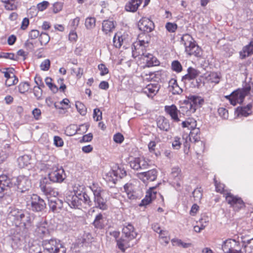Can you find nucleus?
<instances>
[{"instance_id":"obj_1","label":"nucleus","mask_w":253,"mask_h":253,"mask_svg":"<svg viewBox=\"0 0 253 253\" xmlns=\"http://www.w3.org/2000/svg\"><path fill=\"white\" fill-rule=\"evenodd\" d=\"M181 42L185 47V52L190 55L200 57L202 55L201 48L197 45L192 37L189 34L183 35Z\"/></svg>"},{"instance_id":"obj_2","label":"nucleus","mask_w":253,"mask_h":253,"mask_svg":"<svg viewBox=\"0 0 253 253\" xmlns=\"http://www.w3.org/2000/svg\"><path fill=\"white\" fill-rule=\"evenodd\" d=\"M251 89V85L247 84L243 88L234 91L226 97L229 99L230 103L235 106L237 103L241 104L243 102L245 96L249 94Z\"/></svg>"},{"instance_id":"obj_3","label":"nucleus","mask_w":253,"mask_h":253,"mask_svg":"<svg viewBox=\"0 0 253 253\" xmlns=\"http://www.w3.org/2000/svg\"><path fill=\"white\" fill-rule=\"evenodd\" d=\"M77 189L78 187L75 186L73 187V191L66 194V202L71 208L81 209L82 207L83 200L77 194V192H79Z\"/></svg>"},{"instance_id":"obj_4","label":"nucleus","mask_w":253,"mask_h":253,"mask_svg":"<svg viewBox=\"0 0 253 253\" xmlns=\"http://www.w3.org/2000/svg\"><path fill=\"white\" fill-rule=\"evenodd\" d=\"M40 187L42 192L47 199L48 203L50 200L56 198V196L58 195V192L51 187L48 179L46 177H44L41 180Z\"/></svg>"},{"instance_id":"obj_5","label":"nucleus","mask_w":253,"mask_h":253,"mask_svg":"<svg viewBox=\"0 0 253 253\" xmlns=\"http://www.w3.org/2000/svg\"><path fill=\"white\" fill-rule=\"evenodd\" d=\"M148 46V42L143 40H139L134 42L132 47V54L134 58L140 56L142 58L146 53V48Z\"/></svg>"},{"instance_id":"obj_6","label":"nucleus","mask_w":253,"mask_h":253,"mask_svg":"<svg viewBox=\"0 0 253 253\" xmlns=\"http://www.w3.org/2000/svg\"><path fill=\"white\" fill-rule=\"evenodd\" d=\"M91 189L94 195V201L96 207L102 210H107L108 208L107 201L101 196L102 192L101 188L93 185Z\"/></svg>"},{"instance_id":"obj_7","label":"nucleus","mask_w":253,"mask_h":253,"mask_svg":"<svg viewBox=\"0 0 253 253\" xmlns=\"http://www.w3.org/2000/svg\"><path fill=\"white\" fill-rule=\"evenodd\" d=\"M27 206L33 211H41L45 208L46 204L38 195L33 194L27 202Z\"/></svg>"},{"instance_id":"obj_8","label":"nucleus","mask_w":253,"mask_h":253,"mask_svg":"<svg viewBox=\"0 0 253 253\" xmlns=\"http://www.w3.org/2000/svg\"><path fill=\"white\" fill-rule=\"evenodd\" d=\"M42 246L49 253H59L60 248L63 247L60 242H57L56 240L52 239H43L42 241Z\"/></svg>"},{"instance_id":"obj_9","label":"nucleus","mask_w":253,"mask_h":253,"mask_svg":"<svg viewBox=\"0 0 253 253\" xmlns=\"http://www.w3.org/2000/svg\"><path fill=\"white\" fill-rule=\"evenodd\" d=\"M225 197L227 203L230 205L235 210H239L245 206L244 203L241 198L235 196L230 193L226 192Z\"/></svg>"},{"instance_id":"obj_10","label":"nucleus","mask_w":253,"mask_h":253,"mask_svg":"<svg viewBox=\"0 0 253 253\" xmlns=\"http://www.w3.org/2000/svg\"><path fill=\"white\" fill-rule=\"evenodd\" d=\"M130 167L133 169L139 170L148 168L149 164L143 157H135L129 162Z\"/></svg>"},{"instance_id":"obj_11","label":"nucleus","mask_w":253,"mask_h":253,"mask_svg":"<svg viewBox=\"0 0 253 253\" xmlns=\"http://www.w3.org/2000/svg\"><path fill=\"white\" fill-rule=\"evenodd\" d=\"M239 243L235 240L228 239L222 244V250L225 253H234L239 249Z\"/></svg>"},{"instance_id":"obj_12","label":"nucleus","mask_w":253,"mask_h":253,"mask_svg":"<svg viewBox=\"0 0 253 253\" xmlns=\"http://www.w3.org/2000/svg\"><path fill=\"white\" fill-rule=\"evenodd\" d=\"M200 139V130L198 128L191 130L188 135L186 134L182 136V139L184 140L183 145L185 147H187L189 145L190 141L193 142H198Z\"/></svg>"},{"instance_id":"obj_13","label":"nucleus","mask_w":253,"mask_h":253,"mask_svg":"<svg viewBox=\"0 0 253 253\" xmlns=\"http://www.w3.org/2000/svg\"><path fill=\"white\" fill-rule=\"evenodd\" d=\"M35 233L41 238H48L49 232L47 228V223L45 221H41L36 225Z\"/></svg>"},{"instance_id":"obj_14","label":"nucleus","mask_w":253,"mask_h":253,"mask_svg":"<svg viewBox=\"0 0 253 253\" xmlns=\"http://www.w3.org/2000/svg\"><path fill=\"white\" fill-rule=\"evenodd\" d=\"M137 177L143 182L153 181L157 177V171L155 169H152L147 171L137 173Z\"/></svg>"},{"instance_id":"obj_15","label":"nucleus","mask_w":253,"mask_h":253,"mask_svg":"<svg viewBox=\"0 0 253 253\" xmlns=\"http://www.w3.org/2000/svg\"><path fill=\"white\" fill-rule=\"evenodd\" d=\"M88 129L87 126L86 125H81L79 127L75 125H71L67 126L65 130L66 135L72 136L77 133L81 134L87 131Z\"/></svg>"},{"instance_id":"obj_16","label":"nucleus","mask_w":253,"mask_h":253,"mask_svg":"<svg viewBox=\"0 0 253 253\" xmlns=\"http://www.w3.org/2000/svg\"><path fill=\"white\" fill-rule=\"evenodd\" d=\"M138 27L140 31L144 32H151L154 29L153 22L146 17L142 18L138 23Z\"/></svg>"},{"instance_id":"obj_17","label":"nucleus","mask_w":253,"mask_h":253,"mask_svg":"<svg viewBox=\"0 0 253 253\" xmlns=\"http://www.w3.org/2000/svg\"><path fill=\"white\" fill-rule=\"evenodd\" d=\"M122 234L123 236H125V238L131 240L135 238L137 235L134 226L129 223H126L124 225L122 229Z\"/></svg>"},{"instance_id":"obj_18","label":"nucleus","mask_w":253,"mask_h":253,"mask_svg":"<svg viewBox=\"0 0 253 253\" xmlns=\"http://www.w3.org/2000/svg\"><path fill=\"white\" fill-rule=\"evenodd\" d=\"M126 175V171L124 169H118L117 170H111L106 175V179L110 181L115 182L118 177L123 178Z\"/></svg>"},{"instance_id":"obj_19","label":"nucleus","mask_w":253,"mask_h":253,"mask_svg":"<svg viewBox=\"0 0 253 253\" xmlns=\"http://www.w3.org/2000/svg\"><path fill=\"white\" fill-rule=\"evenodd\" d=\"M18 188L22 192L29 190L31 187V181L28 178L25 176L20 175L17 178V183Z\"/></svg>"},{"instance_id":"obj_20","label":"nucleus","mask_w":253,"mask_h":253,"mask_svg":"<svg viewBox=\"0 0 253 253\" xmlns=\"http://www.w3.org/2000/svg\"><path fill=\"white\" fill-rule=\"evenodd\" d=\"M165 111L169 115L171 119L174 122H179L180 120L178 117L179 111L175 105H166L165 106Z\"/></svg>"},{"instance_id":"obj_21","label":"nucleus","mask_w":253,"mask_h":253,"mask_svg":"<svg viewBox=\"0 0 253 253\" xmlns=\"http://www.w3.org/2000/svg\"><path fill=\"white\" fill-rule=\"evenodd\" d=\"M160 86L158 84H150L142 89V92L149 97H153L158 92Z\"/></svg>"},{"instance_id":"obj_22","label":"nucleus","mask_w":253,"mask_h":253,"mask_svg":"<svg viewBox=\"0 0 253 253\" xmlns=\"http://www.w3.org/2000/svg\"><path fill=\"white\" fill-rule=\"evenodd\" d=\"M34 219L35 218L32 214L27 211H23L18 224H22L25 227H26L31 226Z\"/></svg>"},{"instance_id":"obj_23","label":"nucleus","mask_w":253,"mask_h":253,"mask_svg":"<svg viewBox=\"0 0 253 253\" xmlns=\"http://www.w3.org/2000/svg\"><path fill=\"white\" fill-rule=\"evenodd\" d=\"M155 187L150 188L149 190L147 192L145 197L141 201V202L139 205L140 206L147 205L156 198L157 192L155 191Z\"/></svg>"},{"instance_id":"obj_24","label":"nucleus","mask_w":253,"mask_h":253,"mask_svg":"<svg viewBox=\"0 0 253 253\" xmlns=\"http://www.w3.org/2000/svg\"><path fill=\"white\" fill-rule=\"evenodd\" d=\"M180 109L182 113L187 116H191L192 114L196 111V108H194V106H192L191 103L188 102L187 100L183 101L180 106Z\"/></svg>"},{"instance_id":"obj_25","label":"nucleus","mask_w":253,"mask_h":253,"mask_svg":"<svg viewBox=\"0 0 253 253\" xmlns=\"http://www.w3.org/2000/svg\"><path fill=\"white\" fill-rule=\"evenodd\" d=\"M146 62V66L148 67L157 66L160 62L156 57L150 53H146L142 58Z\"/></svg>"},{"instance_id":"obj_26","label":"nucleus","mask_w":253,"mask_h":253,"mask_svg":"<svg viewBox=\"0 0 253 253\" xmlns=\"http://www.w3.org/2000/svg\"><path fill=\"white\" fill-rule=\"evenodd\" d=\"M141 2V0H129L125 5V9L127 11L134 12L138 9Z\"/></svg>"},{"instance_id":"obj_27","label":"nucleus","mask_w":253,"mask_h":253,"mask_svg":"<svg viewBox=\"0 0 253 253\" xmlns=\"http://www.w3.org/2000/svg\"><path fill=\"white\" fill-rule=\"evenodd\" d=\"M50 208L54 212H59L62 209L63 206V203L62 200H59L57 198H54V199L49 200L48 203Z\"/></svg>"},{"instance_id":"obj_28","label":"nucleus","mask_w":253,"mask_h":253,"mask_svg":"<svg viewBox=\"0 0 253 253\" xmlns=\"http://www.w3.org/2000/svg\"><path fill=\"white\" fill-rule=\"evenodd\" d=\"M115 28V24L114 21L110 20H104L102 24V30L105 34H109L112 33Z\"/></svg>"},{"instance_id":"obj_29","label":"nucleus","mask_w":253,"mask_h":253,"mask_svg":"<svg viewBox=\"0 0 253 253\" xmlns=\"http://www.w3.org/2000/svg\"><path fill=\"white\" fill-rule=\"evenodd\" d=\"M23 211L17 209H12L8 213V218L13 220L15 224L17 225L20 217H21Z\"/></svg>"},{"instance_id":"obj_30","label":"nucleus","mask_w":253,"mask_h":253,"mask_svg":"<svg viewBox=\"0 0 253 253\" xmlns=\"http://www.w3.org/2000/svg\"><path fill=\"white\" fill-rule=\"evenodd\" d=\"M169 88L173 94H180L182 92V89L178 85L177 81L171 79L169 83Z\"/></svg>"},{"instance_id":"obj_31","label":"nucleus","mask_w":253,"mask_h":253,"mask_svg":"<svg viewBox=\"0 0 253 253\" xmlns=\"http://www.w3.org/2000/svg\"><path fill=\"white\" fill-rule=\"evenodd\" d=\"M63 172V169L62 170V172L60 173V170H55L52 171L48 174L49 181H51L54 182H62L63 181L62 177V173Z\"/></svg>"},{"instance_id":"obj_32","label":"nucleus","mask_w":253,"mask_h":253,"mask_svg":"<svg viewBox=\"0 0 253 253\" xmlns=\"http://www.w3.org/2000/svg\"><path fill=\"white\" fill-rule=\"evenodd\" d=\"M158 127L162 130L168 131L169 129V120L163 116H159L157 119Z\"/></svg>"},{"instance_id":"obj_33","label":"nucleus","mask_w":253,"mask_h":253,"mask_svg":"<svg viewBox=\"0 0 253 253\" xmlns=\"http://www.w3.org/2000/svg\"><path fill=\"white\" fill-rule=\"evenodd\" d=\"M252 105L248 104L247 106L244 107H238L236 110V113L238 116H241L244 117H247L252 113Z\"/></svg>"},{"instance_id":"obj_34","label":"nucleus","mask_w":253,"mask_h":253,"mask_svg":"<svg viewBox=\"0 0 253 253\" xmlns=\"http://www.w3.org/2000/svg\"><path fill=\"white\" fill-rule=\"evenodd\" d=\"M125 192L126 193L128 198L130 200L135 199L137 196L134 191L133 186L131 183H126L124 186Z\"/></svg>"},{"instance_id":"obj_35","label":"nucleus","mask_w":253,"mask_h":253,"mask_svg":"<svg viewBox=\"0 0 253 253\" xmlns=\"http://www.w3.org/2000/svg\"><path fill=\"white\" fill-rule=\"evenodd\" d=\"M188 73L185 76H183L182 81H185L186 80H191L196 78L199 74L200 72L197 70L189 67L188 69Z\"/></svg>"},{"instance_id":"obj_36","label":"nucleus","mask_w":253,"mask_h":253,"mask_svg":"<svg viewBox=\"0 0 253 253\" xmlns=\"http://www.w3.org/2000/svg\"><path fill=\"white\" fill-rule=\"evenodd\" d=\"M131 240H132L128 239L127 238H125V236H123L121 239L117 240V245L118 248L123 252H125L126 249L130 246L129 242Z\"/></svg>"},{"instance_id":"obj_37","label":"nucleus","mask_w":253,"mask_h":253,"mask_svg":"<svg viewBox=\"0 0 253 253\" xmlns=\"http://www.w3.org/2000/svg\"><path fill=\"white\" fill-rule=\"evenodd\" d=\"M12 183L10 179L6 175H0V188H2L4 191L8 187L11 186Z\"/></svg>"},{"instance_id":"obj_38","label":"nucleus","mask_w":253,"mask_h":253,"mask_svg":"<svg viewBox=\"0 0 253 253\" xmlns=\"http://www.w3.org/2000/svg\"><path fill=\"white\" fill-rule=\"evenodd\" d=\"M126 41L125 35L116 34L113 38V44L116 48H120Z\"/></svg>"},{"instance_id":"obj_39","label":"nucleus","mask_w":253,"mask_h":253,"mask_svg":"<svg viewBox=\"0 0 253 253\" xmlns=\"http://www.w3.org/2000/svg\"><path fill=\"white\" fill-rule=\"evenodd\" d=\"M253 54V42L252 41L250 43L244 46L242 51L240 52V55L242 58L249 56Z\"/></svg>"},{"instance_id":"obj_40","label":"nucleus","mask_w":253,"mask_h":253,"mask_svg":"<svg viewBox=\"0 0 253 253\" xmlns=\"http://www.w3.org/2000/svg\"><path fill=\"white\" fill-rule=\"evenodd\" d=\"M31 158L29 156L25 155L19 157L17 159L18 166L20 168H24L30 164Z\"/></svg>"},{"instance_id":"obj_41","label":"nucleus","mask_w":253,"mask_h":253,"mask_svg":"<svg viewBox=\"0 0 253 253\" xmlns=\"http://www.w3.org/2000/svg\"><path fill=\"white\" fill-rule=\"evenodd\" d=\"M187 100L188 102L191 103L192 106H194L196 110L197 109V105L202 104L204 102L203 99L201 97L194 95L189 96Z\"/></svg>"},{"instance_id":"obj_42","label":"nucleus","mask_w":253,"mask_h":253,"mask_svg":"<svg viewBox=\"0 0 253 253\" xmlns=\"http://www.w3.org/2000/svg\"><path fill=\"white\" fill-rule=\"evenodd\" d=\"M170 178L173 180L177 181L178 180H182V174L181 173V169L178 167H174L172 168L170 175Z\"/></svg>"},{"instance_id":"obj_43","label":"nucleus","mask_w":253,"mask_h":253,"mask_svg":"<svg viewBox=\"0 0 253 253\" xmlns=\"http://www.w3.org/2000/svg\"><path fill=\"white\" fill-rule=\"evenodd\" d=\"M206 79L209 83L217 84L219 82L220 77L217 73L212 72L206 77Z\"/></svg>"},{"instance_id":"obj_44","label":"nucleus","mask_w":253,"mask_h":253,"mask_svg":"<svg viewBox=\"0 0 253 253\" xmlns=\"http://www.w3.org/2000/svg\"><path fill=\"white\" fill-rule=\"evenodd\" d=\"M196 121L193 119H188L182 123L183 127H187L189 129L193 130L196 128Z\"/></svg>"},{"instance_id":"obj_45","label":"nucleus","mask_w":253,"mask_h":253,"mask_svg":"<svg viewBox=\"0 0 253 253\" xmlns=\"http://www.w3.org/2000/svg\"><path fill=\"white\" fill-rule=\"evenodd\" d=\"M93 224L95 228L101 229L104 226V220L103 215L99 213L97 214L93 222Z\"/></svg>"},{"instance_id":"obj_46","label":"nucleus","mask_w":253,"mask_h":253,"mask_svg":"<svg viewBox=\"0 0 253 253\" xmlns=\"http://www.w3.org/2000/svg\"><path fill=\"white\" fill-rule=\"evenodd\" d=\"M160 73L159 71H155L154 72H149L148 74H145L144 77L146 80L149 81H157L160 79Z\"/></svg>"},{"instance_id":"obj_47","label":"nucleus","mask_w":253,"mask_h":253,"mask_svg":"<svg viewBox=\"0 0 253 253\" xmlns=\"http://www.w3.org/2000/svg\"><path fill=\"white\" fill-rule=\"evenodd\" d=\"M192 194L195 202H200L203 197V190L201 187H197Z\"/></svg>"},{"instance_id":"obj_48","label":"nucleus","mask_w":253,"mask_h":253,"mask_svg":"<svg viewBox=\"0 0 253 253\" xmlns=\"http://www.w3.org/2000/svg\"><path fill=\"white\" fill-rule=\"evenodd\" d=\"M79 192H77L78 195L80 196V198L83 200V203L90 206L91 205V201L89 196L85 193H83L82 191L79 190Z\"/></svg>"},{"instance_id":"obj_49","label":"nucleus","mask_w":253,"mask_h":253,"mask_svg":"<svg viewBox=\"0 0 253 253\" xmlns=\"http://www.w3.org/2000/svg\"><path fill=\"white\" fill-rule=\"evenodd\" d=\"M158 233L159 234V238L163 240L164 243L168 244L170 240L169 232L167 230H162Z\"/></svg>"},{"instance_id":"obj_50","label":"nucleus","mask_w":253,"mask_h":253,"mask_svg":"<svg viewBox=\"0 0 253 253\" xmlns=\"http://www.w3.org/2000/svg\"><path fill=\"white\" fill-rule=\"evenodd\" d=\"M52 79L49 77H47L45 79L46 84L53 93H56L58 91V88L55 84H52Z\"/></svg>"},{"instance_id":"obj_51","label":"nucleus","mask_w":253,"mask_h":253,"mask_svg":"<svg viewBox=\"0 0 253 253\" xmlns=\"http://www.w3.org/2000/svg\"><path fill=\"white\" fill-rule=\"evenodd\" d=\"M96 20L94 17H88L85 19V26L87 29H92L95 26Z\"/></svg>"},{"instance_id":"obj_52","label":"nucleus","mask_w":253,"mask_h":253,"mask_svg":"<svg viewBox=\"0 0 253 253\" xmlns=\"http://www.w3.org/2000/svg\"><path fill=\"white\" fill-rule=\"evenodd\" d=\"M76 107L79 113L82 116H84L86 113V108L84 104L80 101L76 102Z\"/></svg>"},{"instance_id":"obj_53","label":"nucleus","mask_w":253,"mask_h":253,"mask_svg":"<svg viewBox=\"0 0 253 253\" xmlns=\"http://www.w3.org/2000/svg\"><path fill=\"white\" fill-rule=\"evenodd\" d=\"M171 69L173 71L179 73L182 71V67L178 61L174 60L171 63Z\"/></svg>"},{"instance_id":"obj_54","label":"nucleus","mask_w":253,"mask_h":253,"mask_svg":"<svg viewBox=\"0 0 253 253\" xmlns=\"http://www.w3.org/2000/svg\"><path fill=\"white\" fill-rule=\"evenodd\" d=\"M30 87V84L28 82L21 83L18 85V89L21 93L27 92Z\"/></svg>"},{"instance_id":"obj_55","label":"nucleus","mask_w":253,"mask_h":253,"mask_svg":"<svg viewBox=\"0 0 253 253\" xmlns=\"http://www.w3.org/2000/svg\"><path fill=\"white\" fill-rule=\"evenodd\" d=\"M165 28L170 33H174L177 28V25L174 23L167 22L166 24Z\"/></svg>"},{"instance_id":"obj_56","label":"nucleus","mask_w":253,"mask_h":253,"mask_svg":"<svg viewBox=\"0 0 253 253\" xmlns=\"http://www.w3.org/2000/svg\"><path fill=\"white\" fill-rule=\"evenodd\" d=\"M50 40V38L48 34L45 33H42L40 36L39 40L42 45H45Z\"/></svg>"},{"instance_id":"obj_57","label":"nucleus","mask_w":253,"mask_h":253,"mask_svg":"<svg viewBox=\"0 0 253 253\" xmlns=\"http://www.w3.org/2000/svg\"><path fill=\"white\" fill-rule=\"evenodd\" d=\"M80 217V216L78 215H76L74 213V214H70V215H68L66 217V224H67V222L69 223H75L77 221L78 219Z\"/></svg>"},{"instance_id":"obj_58","label":"nucleus","mask_w":253,"mask_h":253,"mask_svg":"<svg viewBox=\"0 0 253 253\" xmlns=\"http://www.w3.org/2000/svg\"><path fill=\"white\" fill-rule=\"evenodd\" d=\"M181 145V141L180 138L178 136H175L173 137V140L172 142V146L174 149L178 150L180 149Z\"/></svg>"},{"instance_id":"obj_59","label":"nucleus","mask_w":253,"mask_h":253,"mask_svg":"<svg viewBox=\"0 0 253 253\" xmlns=\"http://www.w3.org/2000/svg\"><path fill=\"white\" fill-rule=\"evenodd\" d=\"M83 71H84L83 69L80 68V67L74 68H72L71 69L72 74L76 76V77L78 79H80L81 78V77L83 74Z\"/></svg>"},{"instance_id":"obj_60","label":"nucleus","mask_w":253,"mask_h":253,"mask_svg":"<svg viewBox=\"0 0 253 253\" xmlns=\"http://www.w3.org/2000/svg\"><path fill=\"white\" fill-rule=\"evenodd\" d=\"M209 217L208 216L203 215L200 219L199 223L202 225L201 228H205L209 222Z\"/></svg>"},{"instance_id":"obj_61","label":"nucleus","mask_w":253,"mask_h":253,"mask_svg":"<svg viewBox=\"0 0 253 253\" xmlns=\"http://www.w3.org/2000/svg\"><path fill=\"white\" fill-rule=\"evenodd\" d=\"M50 66V61L49 59H47L41 63L40 65V68L42 70L46 71L49 70Z\"/></svg>"},{"instance_id":"obj_62","label":"nucleus","mask_w":253,"mask_h":253,"mask_svg":"<svg viewBox=\"0 0 253 253\" xmlns=\"http://www.w3.org/2000/svg\"><path fill=\"white\" fill-rule=\"evenodd\" d=\"M80 18L78 17H76L75 18L72 19L70 22L69 26L72 28L71 30L75 31L76 28L78 27L79 22H80Z\"/></svg>"},{"instance_id":"obj_63","label":"nucleus","mask_w":253,"mask_h":253,"mask_svg":"<svg viewBox=\"0 0 253 253\" xmlns=\"http://www.w3.org/2000/svg\"><path fill=\"white\" fill-rule=\"evenodd\" d=\"M93 118L96 121H98L102 119V112L99 109L95 108L94 109Z\"/></svg>"},{"instance_id":"obj_64","label":"nucleus","mask_w":253,"mask_h":253,"mask_svg":"<svg viewBox=\"0 0 253 253\" xmlns=\"http://www.w3.org/2000/svg\"><path fill=\"white\" fill-rule=\"evenodd\" d=\"M214 182L216 191L220 193H223L225 195L226 193H225V190L224 189V185L222 183H217V182L216 180L214 181Z\"/></svg>"}]
</instances>
